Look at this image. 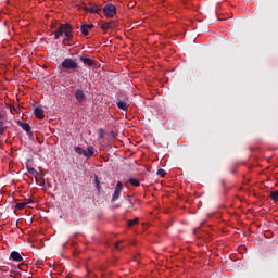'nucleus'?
I'll return each instance as SVG.
<instances>
[{"mask_svg":"<svg viewBox=\"0 0 278 278\" xmlns=\"http://www.w3.org/2000/svg\"><path fill=\"white\" fill-rule=\"evenodd\" d=\"M99 27L104 31V34H108L109 30H112L117 27L116 21H101L99 22Z\"/></svg>","mask_w":278,"mask_h":278,"instance_id":"4","label":"nucleus"},{"mask_svg":"<svg viewBox=\"0 0 278 278\" xmlns=\"http://www.w3.org/2000/svg\"><path fill=\"white\" fill-rule=\"evenodd\" d=\"M3 118H4V115L0 113V121H2Z\"/></svg>","mask_w":278,"mask_h":278,"instance_id":"29","label":"nucleus"},{"mask_svg":"<svg viewBox=\"0 0 278 278\" xmlns=\"http://www.w3.org/2000/svg\"><path fill=\"white\" fill-rule=\"evenodd\" d=\"M116 7L114 4H105V7L102 9V12H104L105 17L112 18L114 15H116Z\"/></svg>","mask_w":278,"mask_h":278,"instance_id":"5","label":"nucleus"},{"mask_svg":"<svg viewBox=\"0 0 278 278\" xmlns=\"http://www.w3.org/2000/svg\"><path fill=\"white\" fill-rule=\"evenodd\" d=\"M200 230V227H197L195 229H193V235H197V231Z\"/></svg>","mask_w":278,"mask_h":278,"instance_id":"28","label":"nucleus"},{"mask_svg":"<svg viewBox=\"0 0 278 278\" xmlns=\"http://www.w3.org/2000/svg\"><path fill=\"white\" fill-rule=\"evenodd\" d=\"M126 213H129V210H126Z\"/></svg>","mask_w":278,"mask_h":278,"instance_id":"33","label":"nucleus"},{"mask_svg":"<svg viewBox=\"0 0 278 278\" xmlns=\"http://www.w3.org/2000/svg\"><path fill=\"white\" fill-rule=\"evenodd\" d=\"M63 37H64L63 40H64L65 42L70 43L71 40H73V38H74L73 31H66V33L63 35Z\"/></svg>","mask_w":278,"mask_h":278,"instance_id":"14","label":"nucleus"},{"mask_svg":"<svg viewBox=\"0 0 278 278\" xmlns=\"http://www.w3.org/2000/svg\"><path fill=\"white\" fill-rule=\"evenodd\" d=\"M156 175L161 176V177H165L166 176V170L165 169H157Z\"/></svg>","mask_w":278,"mask_h":278,"instance_id":"22","label":"nucleus"},{"mask_svg":"<svg viewBox=\"0 0 278 278\" xmlns=\"http://www.w3.org/2000/svg\"><path fill=\"white\" fill-rule=\"evenodd\" d=\"M7 127L3 126V122L0 121V136H3L5 134Z\"/></svg>","mask_w":278,"mask_h":278,"instance_id":"18","label":"nucleus"},{"mask_svg":"<svg viewBox=\"0 0 278 278\" xmlns=\"http://www.w3.org/2000/svg\"><path fill=\"white\" fill-rule=\"evenodd\" d=\"M26 203L22 202V203H16L15 204V208H17L18 211H22L23 208L26 207Z\"/></svg>","mask_w":278,"mask_h":278,"instance_id":"19","label":"nucleus"},{"mask_svg":"<svg viewBox=\"0 0 278 278\" xmlns=\"http://www.w3.org/2000/svg\"><path fill=\"white\" fill-rule=\"evenodd\" d=\"M121 243H123V241H118L117 243H114V248L118 251H123V248L119 247Z\"/></svg>","mask_w":278,"mask_h":278,"instance_id":"23","label":"nucleus"},{"mask_svg":"<svg viewBox=\"0 0 278 278\" xmlns=\"http://www.w3.org/2000/svg\"><path fill=\"white\" fill-rule=\"evenodd\" d=\"M61 67L65 70L67 73L75 72L78 68V64L75 60L71 58H66L62 61Z\"/></svg>","mask_w":278,"mask_h":278,"instance_id":"2","label":"nucleus"},{"mask_svg":"<svg viewBox=\"0 0 278 278\" xmlns=\"http://www.w3.org/2000/svg\"><path fill=\"white\" fill-rule=\"evenodd\" d=\"M28 173H30V175H35L37 174V170H35L34 168H28Z\"/></svg>","mask_w":278,"mask_h":278,"instance_id":"26","label":"nucleus"},{"mask_svg":"<svg viewBox=\"0 0 278 278\" xmlns=\"http://www.w3.org/2000/svg\"><path fill=\"white\" fill-rule=\"evenodd\" d=\"M80 61H81V63L85 64L86 66H89V67L96 66V63H94L91 59H89V58L81 56V58H80Z\"/></svg>","mask_w":278,"mask_h":278,"instance_id":"12","label":"nucleus"},{"mask_svg":"<svg viewBox=\"0 0 278 278\" xmlns=\"http://www.w3.org/2000/svg\"><path fill=\"white\" fill-rule=\"evenodd\" d=\"M220 184L224 186V180H222Z\"/></svg>","mask_w":278,"mask_h":278,"instance_id":"32","label":"nucleus"},{"mask_svg":"<svg viewBox=\"0 0 278 278\" xmlns=\"http://www.w3.org/2000/svg\"><path fill=\"white\" fill-rule=\"evenodd\" d=\"M17 125H18L20 127H22V129H23L24 131H26L28 135H33V132L30 131L31 128H30L29 124H26V123H23V122L18 121V122H17Z\"/></svg>","mask_w":278,"mask_h":278,"instance_id":"11","label":"nucleus"},{"mask_svg":"<svg viewBox=\"0 0 278 278\" xmlns=\"http://www.w3.org/2000/svg\"><path fill=\"white\" fill-rule=\"evenodd\" d=\"M117 108L121 109L124 112H127L129 109V104L123 100H118Z\"/></svg>","mask_w":278,"mask_h":278,"instance_id":"13","label":"nucleus"},{"mask_svg":"<svg viewBox=\"0 0 278 278\" xmlns=\"http://www.w3.org/2000/svg\"><path fill=\"white\" fill-rule=\"evenodd\" d=\"M88 30H89V28L86 27V24H83L80 26V31H81L83 35H85V37L89 35Z\"/></svg>","mask_w":278,"mask_h":278,"instance_id":"16","label":"nucleus"},{"mask_svg":"<svg viewBox=\"0 0 278 278\" xmlns=\"http://www.w3.org/2000/svg\"><path fill=\"white\" fill-rule=\"evenodd\" d=\"M123 191V182L118 181L116 184V189H114V193L113 197L111 198V203L116 202L117 200H119L121 197V192Z\"/></svg>","mask_w":278,"mask_h":278,"instance_id":"6","label":"nucleus"},{"mask_svg":"<svg viewBox=\"0 0 278 278\" xmlns=\"http://www.w3.org/2000/svg\"><path fill=\"white\" fill-rule=\"evenodd\" d=\"M139 224V218L128 220V227H132Z\"/></svg>","mask_w":278,"mask_h":278,"instance_id":"17","label":"nucleus"},{"mask_svg":"<svg viewBox=\"0 0 278 278\" xmlns=\"http://www.w3.org/2000/svg\"><path fill=\"white\" fill-rule=\"evenodd\" d=\"M34 114H35V117L38 118L39 121L45 119V110L41 109L40 106H36L34 109Z\"/></svg>","mask_w":278,"mask_h":278,"instance_id":"9","label":"nucleus"},{"mask_svg":"<svg viewBox=\"0 0 278 278\" xmlns=\"http://www.w3.org/2000/svg\"><path fill=\"white\" fill-rule=\"evenodd\" d=\"M36 182H39V186H42V187H45V184H46L45 179L38 180V178H36Z\"/></svg>","mask_w":278,"mask_h":278,"instance_id":"24","label":"nucleus"},{"mask_svg":"<svg viewBox=\"0 0 278 278\" xmlns=\"http://www.w3.org/2000/svg\"><path fill=\"white\" fill-rule=\"evenodd\" d=\"M97 188L98 190H100V182H97Z\"/></svg>","mask_w":278,"mask_h":278,"instance_id":"30","label":"nucleus"},{"mask_svg":"<svg viewBox=\"0 0 278 278\" xmlns=\"http://www.w3.org/2000/svg\"><path fill=\"white\" fill-rule=\"evenodd\" d=\"M86 28L87 29H92L93 28V24H86Z\"/></svg>","mask_w":278,"mask_h":278,"instance_id":"27","label":"nucleus"},{"mask_svg":"<svg viewBox=\"0 0 278 278\" xmlns=\"http://www.w3.org/2000/svg\"><path fill=\"white\" fill-rule=\"evenodd\" d=\"M74 29L73 25L71 24H61L58 27V30L53 33L54 39L59 40L61 37H63L66 33H72Z\"/></svg>","mask_w":278,"mask_h":278,"instance_id":"1","label":"nucleus"},{"mask_svg":"<svg viewBox=\"0 0 278 278\" xmlns=\"http://www.w3.org/2000/svg\"><path fill=\"white\" fill-rule=\"evenodd\" d=\"M115 207H116V208H119V207H121V205H116Z\"/></svg>","mask_w":278,"mask_h":278,"instance_id":"31","label":"nucleus"},{"mask_svg":"<svg viewBox=\"0 0 278 278\" xmlns=\"http://www.w3.org/2000/svg\"><path fill=\"white\" fill-rule=\"evenodd\" d=\"M23 203L26 204V205H29L30 203H33V200L31 199H26V200H24Z\"/></svg>","mask_w":278,"mask_h":278,"instance_id":"25","label":"nucleus"},{"mask_svg":"<svg viewBox=\"0 0 278 278\" xmlns=\"http://www.w3.org/2000/svg\"><path fill=\"white\" fill-rule=\"evenodd\" d=\"M96 149L92 146L87 147V151L83 147H75V153L86 159H91L96 154Z\"/></svg>","mask_w":278,"mask_h":278,"instance_id":"3","label":"nucleus"},{"mask_svg":"<svg viewBox=\"0 0 278 278\" xmlns=\"http://www.w3.org/2000/svg\"><path fill=\"white\" fill-rule=\"evenodd\" d=\"M270 198L274 201H278V191H271L270 192Z\"/></svg>","mask_w":278,"mask_h":278,"instance_id":"20","label":"nucleus"},{"mask_svg":"<svg viewBox=\"0 0 278 278\" xmlns=\"http://www.w3.org/2000/svg\"><path fill=\"white\" fill-rule=\"evenodd\" d=\"M128 182L132 185L134 187H140V180L136 178H129Z\"/></svg>","mask_w":278,"mask_h":278,"instance_id":"15","label":"nucleus"},{"mask_svg":"<svg viewBox=\"0 0 278 278\" xmlns=\"http://www.w3.org/2000/svg\"><path fill=\"white\" fill-rule=\"evenodd\" d=\"M126 200V204H128V208H132L134 207V203L131 202V200L129 199V195L125 198Z\"/></svg>","mask_w":278,"mask_h":278,"instance_id":"21","label":"nucleus"},{"mask_svg":"<svg viewBox=\"0 0 278 278\" xmlns=\"http://www.w3.org/2000/svg\"><path fill=\"white\" fill-rule=\"evenodd\" d=\"M83 9L86 12H90L91 14H93V13L98 14L101 12V7H98L97 4H92V3H90L89 5L83 7Z\"/></svg>","mask_w":278,"mask_h":278,"instance_id":"8","label":"nucleus"},{"mask_svg":"<svg viewBox=\"0 0 278 278\" xmlns=\"http://www.w3.org/2000/svg\"><path fill=\"white\" fill-rule=\"evenodd\" d=\"M74 97H75V99H77V102L80 104L85 103V101H86V96H85L84 89L75 90Z\"/></svg>","mask_w":278,"mask_h":278,"instance_id":"7","label":"nucleus"},{"mask_svg":"<svg viewBox=\"0 0 278 278\" xmlns=\"http://www.w3.org/2000/svg\"><path fill=\"white\" fill-rule=\"evenodd\" d=\"M10 260L17 262V263H22L23 262V257L22 254L20 252L16 251H12L10 254Z\"/></svg>","mask_w":278,"mask_h":278,"instance_id":"10","label":"nucleus"}]
</instances>
